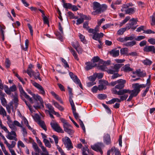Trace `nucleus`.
Instances as JSON below:
<instances>
[{"mask_svg": "<svg viewBox=\"0 0 155 155\" xmlns=\"http://www.w3.org/2000/svg\"><path fill=\"white\" fill-rule=\"evenodd\" d=\"M126 83L125 80L119 79L118 80L117 84L112 89V93L115 94L120 95L125 94L131 93L129 89H123Z\"/></svg>", "mask_w": 155, "mask_h": 155, "instance_id": "obj_1", "label": "nucleus"}, {"mask_svg": "<svg viewBox=\"0 0 155 155\" xmlns=\"http://www.w3.org/2000/svg\"><path fill=\"white\" fill-rule=\"evenodd\" d=\"M94 11L91 12V14L96 15L99 14L105 11L107 9V6L105 5H101L97 2H94L93 4Z\"/></svg>", "mask_w": 155, "mask_h": 155, "instance_id": "obj_2", "label": "nucleus"}, {"mask_svg": "<svg viewBox=\"0 0 155 155\" xmlns=\"http://www.w3.org/2000/svg\"><path fill=\"white\" fill-rule=\"evenodd\" d=\"M137 24V20L134 18H132L130 20L129 22L126 25V28L127 29L131 28L134 30L137 28V26H135Z\"/></svg>", "mask_w": 155, "mask_h": 155, "instance_id": "obj_3", "label": "nucleus"}, {"mask_svg": "<svg viewBox=\"0 0 155 155\" xmlns=\"http://www.w3.org/2000/svg\"><path fill=\"white\" fill-rule=\"evenodd\" d=\"M104 147V145L103 143H99L94 145H91V148L93 150L97 152H99L101 153V154H102L103 153V152L101 148L103 147Z\"/></svg>", "mask_w": 155, "mask_h": 155, "instance_id": "obj_4", "label": "nucleus"}, {"mask_svg": "<svg viewBox=\"0 0 155 155\" xmlns=\"http://www.w3.org/2000/svg\"><path fill=\"white\" fill-rule=\"evenodd\" d=\"M122 64H117L114 65L113 69H109L107 71L108 74H113L116 72H118L119 69L122 67Z\"/></svg>", "mask_w": 155, "mask_h": 155, "instance_id": "obj_5", "label": "nucleus"}, {"mask_svg": "<svg viewBox=\"0 0 155 155\" xmlns=\"http://www.w3.org/2000/svg\"><path fill=\"white\" fill-rule=\"evenodd\" d=\"M31 81L32 84L39 90L41 94L43 95H45V93L44 89L41 85L33 80H31Z\"/></svg>", "mask_w": 155, "mask_h": 155, "instance_id": "obj_6", "label": "nucleus"}, {"mask_svg": "<svg viewBox=\"0 0 155 155\" xmlns=\"http://www.w3.org/2000/svg\"><path fill=\"white\" fill-rule=\"evenodd\" d=\"M69 74L70 77L74 83L78 84L80 87L81 89H83V87L78 77L76 75H74L73 73L72 72H70L69 73Z\"/></svg>", "mask_w": 155, "mask_h": 155, "instance_id": "obj_7", "label": "nucleus"}, {"mask_svg": "<svg viewBox=\"0 0 155 155\" xmlns=\"http://www.w3.org/2000/svg\"><path fill=\"white\" fill-rule=\"evenodd\" d=\"M12 97H13V99L12 100V102L10 103V105L11 107H12V108H13V104H14L15 105V108H16L18 107V95L15 92V95H12Z\"/></svg>", "mask_w": 155, "mask_h": 155, "instance_id": "obj_8", "label": "nucleus"}, {"mask_svg": "<svg viewBox=\"0 0 155 155\" xmlns=\"http://www.w3.org/2000/svg\"><path fill=\"white\" fill-rule=\"evenodd\" d=\"M64 144L68 150H69L73 148L72 143L70 138L66 137L65 139L63 140Z\"/></svg>", "mask_w": 155, "mask_h": 155, "instance_id": "obj_9", "label": "nucleus"}, {"mask_svg": "<svg viewBox=\"0 0 155 155\" xmlns=\"http://www.w3.org/2000/svg\"><path fill=\"white\" fill-rule=\"evenodd\" d=\"M7 134L6 136L7 139L10 140H14L15 141H17V135L15 132L14 131H9Z\"/></svg>", "mask_w": 155, "mask_h": 155, "instance_id": "obj_10", "label": "nucleus"}, {"mask_svg": "<svg viewBox=\"0 0 155 155\" xmlns=\"http://www.w3.org/2000/svg\"><path fill=\"white\" fill-rule=\"evenodd\" d=\"M50 125L53 129L55 131L59 133H64V131L57 123L51 122L50 123Z\"/></svg>", "mask_w": 155, "mask_h": 155, "instance_id": "obj_11", "label": "nucleus"}, {"mask_svg": "<svg viewBox=\"0 0 155 155\" xmlns=\"http://www.w3.org/2000/svg\"><path fill=\"white\" fill-rule=\"evenodd\" d=\"M4 90L5 92L7 94L10 95L11 94V92L15 91L17 90V88L16 85L14 84L9 88L8 86H6Z\"/></svg>", "mask_w": 155, "mask_h": 155, "instance_id": "obj_12", "label": "nucleus"}, {"mask_svg": "<svg viewBox=\"0 0 155 155\" xmlns=\"http://www.w3.org/2000/svg\"><path fill=\"white\" fill-rule=\"evenodd\" d=\"M19 90L21 93L24 96V97L27 99L30 102L31 104L33 103V100L23 90V88L21 86H19Z\"/></svg>", "mask_w": 155, "mask_h": 155, "instance_id": "obj_13", "label": "nucleus"}, {"mask_svg": "<svg viewBox=\"0 0 155 155\" xmlns=\"http://www.w3.org/2000/svg\"><path fill=\"white\" fill-rule=\"evenodd\" d=\"M64 131L67 132L70 135H72L74 133V131L70 127H71V125L68 124H65L63 125Z\"/></svg>", "mask_w": 155, "mask_h": 155, "instance_id": "obj_14", "label": "nucleus"}, {"mask_svg": "<svg viewBox=\"0 0 155 155\" xmlns=\"http://www.w3.org/2000/svg\"><path fill=\"white\" fill-rule=\"evenodd\" d=\"M119 95L120 96V99L117 98H114L115 102H117L118 103H120L122 101L126 100L128 96V94H127Z\"/></svg>", "mask_w": 155, "mask_h": 155, "instance_id": "obj_15", "label": "nucleus"}, {"mask_svg": "<svg viewBox=\"0 0 155 155\" xmlns=\"http://www.w3.org/2000/svg\"><path fill=\"white\" fill-rule=\"evenodd\" d=\"M16 144V143L15 141H12L11 144H10L7 146L12 155H16L14 150L12 149V148L15 147Z\"/></svg>", "mask_w": 155, "mask_h": 155, "instance_id": "obj_16", "label": "nucleus"}, {"mask_svg": "<svg viewBox=\"0 0 155 155\" xmlns=\"http://www.w3.org/2000/svg\"><path fill=\"white\" fill-rule=\"evenodd\" d=\"M86 66L85 67V69L87 71H88L92 69L94 67L97 66L96 64L92 62H87L85 63Z\"/></svg>", "mask_w": 155, "mask_h": 155, "instance_id": "obj_17", "label": "nucleus"}, {"mask_svg": "<svg viewBox=\"0 0 155 155\" xmlns=\"http://www.w3.org/2000/svg\"><path fill=\"white\" fill-rule=\"evenodd\" d=\"M32 147L37 152L35 153L32 151L31 153L32 155H39V153L40 151V149L38 148L37 144L35 142L33 143Z\"/></svg>", "mask_w": 155, "mask_h": 155, "instance_id": "obj_18", "label": "nucleus"}, {"mask_svg": "<svg viewBox=\"0 0 155 155\" xmlns=\"http://www.w3.org/2000/svg\"><path fill=\"white\" fill-rule=\"evenodd\" d=\"M104 141L107 145H109L111 143V139L109 134H106L104 137Z\"/></svg>", "mask_w": 155, "mask_h": 155, "instance_id": "obj_19", "label": "nucleus"}, {"mask_svg": "<svg viewBox=\"0 0 155 155\" xmlns=\"http://www.w3.org/2000/svg\"><path fill=\"white\" fill-rule=\"evenodd\" d=\"M33 97L36 101H39L40 104L43 106V101L42 98L38 94H34Z\"/></svg>", "mask_w": 155, "mask_h": 155, "instance_id": "obj_20", "label": "nucleus"}, {"mask_svg": "<svg viewBox=\"0 0 155 155\" xmlns=\"http://www.w3.org/2000/svg\"><path fill=\"white\" fill-rule=\"evenodd\" d=\"M103 35L104 34L102 33H97L96 32L94 34L92 38L94 40H97L98 41L99 40H100V38L103 37Z\"/></svg>", "mask_w": 155, "mask_h": 155, "instance_id": "obj_21", "label": "nucleus"}, {"mask_svg": "<svg viewBox=\"0 0 155 155\" xmlns=\"http://www.w3.org/2000/svg\"><path fill=\"white\" fill-rule=\"evenodd\" d=\"M45 105L46 107L49 109V110H45L46 113H52L54 111V108L51 104H45Z\"/></svg>", "mask_w": 155, "mask_h": 155, "instance_id": "obj_22", "label": "nucleus"}, {"mask_svg": "<svg viewBox=\"0 0 155 155\" xmlns=\"http://www.w3.org/2000/svg\"><path fill=\"white\" fill-rule=\"evenodd\" d=\"M71 106V109L72 110V112L74 117L76 119H78L79 117V115L78 113H77L76 112V109L74 104Z\"/></svg>", "mask_w": 155, "mask_h": 155, "instance_id": "obj_23", "label": "nucleus"}, {"mask_svg": "<svg viewBox=\"0 0 155 155\" xmlns=\"http://www.w3.org/2000/svg\"><path fill=\"white\" fill-rule=\"evenodd\" d=\"M110 54L113 57H116L119 55V50H116L114 49L112 50L110 52Z\"/></svg>", "mask_w": 155, "mask_h": 155, "instance_id": "obj_24", "label": "nucleus"}, {"mask_svg": "<svg viewBox=\"0 0 155 155\" xmlns=\"http://www.w3.org/2000/svg\"><path fill=\"white\" fill-rule=\"evenodd\" d=\"M153 50H154V46L153 45L146 46L143 49L144 51L146 52H153Z\"/></svg>", "mask_w": 155, "mask_h": 155, "instance_id": "obj_25", "label": "nucleus"}, {"mask_svg": "<svg viewBox=\"0 0 155 155\" xmlns=\"http://www.w3.org/2000/svg\"><path fill=\"white\" fill-rule=\"evenodd\" d=\"M52 103L54 106L57 108H58L59 110L62 111L64 110V108L61 106L60 105L58 102L55 101H52Z\"/></svg>", "mask_w": 155, "mask_h": 155, "instance_id": "obj_26", "label": "nucleus"}, {"mask_svg": "<svg viewBox=\"0 0 155 155\" xmlns=\"http://www.w3.org/2000/svg\"><path fill=\"white\" fill-rule=\"evenodd\" d=\"M128 49L127 48H123L121 49L120 50V53L121 54H125L127 56H128Z\"/></svg>", "mask_w": 155, "mask_h": 155, "instance_id": "obj_27", "label": "nucleus"}, {"mask_svg": "<svg viewBox=\"0 0 155 155\" xmlns=\"http://www.w3.org/2000/svg\"><path fill=\"white\" fill-rule=\"evenodd\" d=\"M136 44V42L134 41L127 42L124 44V46L126 47H132Z\"/></svg>", "mask_w": 155, "mask_h": 155, "instance_id": "obj_28", "label": "nucleus"}, {"mask_svg": "<svg viewBox=\"0 0 155 155\" xmlns=\"http://www.w3.org/2000/svg\"><path fill=\"white\" fill-rule=\"evenodd\" d=\"M32 75L33 76L35 79H38L40 81H41L42 79L40 77V74L39 72H35L32 74Z\"/></svg>", "mask_w": 155, "mask_h": 155, "instance_id": "obj_29", "label": "nucleus"}, {"mask_svg": "<svg viewBox=\"0 0 155 155\" xmlns=\"http://www.w3.org/2000/svg\"><path fill=\"white\" fill-rule=\"evenodd\" d=\"M121 1L120 0L117 1L115 2H112L111 5V7L113 9L115 10L116 9V7L115 5H119L121 4Z\"/></svg>", "mask_w": 155, "mask_h": 155, "instance_id": "obj_30", "label": "nucleus"}, {"mask_svg": "<svg viewBox=\"0 0 155 155\" xmlns=\"http://www.w3.org/2000/svg\"><path fill=\"white\" fill-rule=\"evenodd\" d=\"M8 124L10 128L12 130V131H14L15 132L17 130V128L13 124H12V122H10L8 123Z\"/></svg>", "mask_w": 155, "mask_h": 155, "instance_id": "obj_31", "label": "nucleus"}, {"mask_svg": "<svg viewBox=\"0 0 155 155\" xmlns=\"http://www.w3.org/2000/svg\"><path fill=\"white\" fill-rule=\"evenodd\" d=\"M122 70L124 72H127L129 71H132L133 70L130 67L129 65H126L122 67Z\"/></svg>", "mask_w": 155, "mask_h": 155, "instance_id": "obj_32", "label": "nucleus"}, {"mask_svg": "<svg viewBox=\"0 0 155 155\" xmlns=\"http://www.w3.org/2000/svg\"><path fill=\"white\" fill-rule=\"evenodd\" d=\"M70 50L73 56L74 57L75 59L78 61L79 60V58L78 57V55L75 51L72 48L70 49Z\"/></svg>", "mask_w": 155, "mask_h": 155, "instance_id": "obj_33", "label": "nucleus"}, {"mask_svg": "<svg viewBox=\"0 0 155 155\" xmlns=\"http://www.w3.org/2000/svg\"><path fill=\"white\" fill-rule=\"evenodd\" d=\"M0 115H2L3 117L7 116L5 110L1 106H0Z\"/></svg>", "mask_w": 155, "mask_h": 155, "instance_id": "obj_34", "label": "nucleus"}, {"mask_svg": "<svg viewBox=\"0 0 155 155\" xmlns=\"http://www.w3.org/2000/svg\"><path fill=\"white\" fill-rule=\"evenodd\" d=\"M126 14L129 15L132 14L134 13V8H130L125 10Z\"/></svg>", "mask_w": 155, "mask_h": 155, "instance_id": "obj_35", "label": "nucleus"}, {"mask_svg": "<svg viewBox=\"0 0 155 155\" xmlns=\"http://www.w3.org/2000/svg\"><path fill=\"white\" fill-rule=\"evenodd\" d=\"M29 41L28 39H27L25 41V47H24L23 46H21V48L23 50L25 51H26L28 48V46L29 45Z\"/></svg>", "mask_w": 155, "mask_h": 155, "instance_id": "obj_36", "label": "nucleus"}, {"mask_svg": "<svg viewBox=\"0 0 155 155\" xmlns=\"http://www.w3.org/2000/svg\"><path fill=\"white\" fill-rule=\"evenodd\" d=\"M60 59L62 62L64 63V68H69V65L68 64L67 62L64 59L62 58H61Z\"/></svg>", "mask_w": 155, "mask_h": 155, "instance_id": "obj_37", "label": "nucleus"}, {"mask_svg": "<svg viewBox=\"0 0 155 155\" xmlns=\"http://www.w3.org/2000/svg\"><path fill=\"white\" fill-rule=\"evenodd\" d=\"M127 29L126 27L124 28H122L120 29L117 31V34L119 35H122L124 32Z\"/></svg>", "mask_w": 155, "mask_h": 155, "instance_id": "obj_38", "label": "nucleus"}, {"mask_svg": "<svg viewBox=\"0 0 155 155\" xmlns=\"http://www.w3.org/2000/svg\"><path fill=\"white\" fill-rule=\"evenodd\" d=\"M0 99L2 105L3 106H5L7 104L6 100L5 98V96L3 97H0Z\"/></svg>", "mask_w": 155, "mask_h": 155, "instance_id": "obj_39", "label": "nucleus"}, {"mask_svg": "<svg viewBox=\"0 0 155 155\" xmlns=\"http://www.w3.org/2000/svg\"><path fill=\"white\" fill-rule=\"evenodd\" d=\"M43 142L45 143V146L49 148L51 147V145L50 144V142L47 139L43 140Z\"/></svg>", "mask_w": 155, "mask_h": 155, "instance_id": "obj_40", "label": "nucleus"}, {"mask_svg": "<svg viewBox=\"0 0 155 155\" xmlns=\"http://www.w3.org/2000/svg\"><path fill=\"white\" fill-rule=\"evenodd\" d=\"M143 63L144 65H150L151 64L152 62L151 61L146 59V60L143 61Z\"/></svg>", "mask_w": 155, "mask_h": 155, "instance_id": "obj_41", "label": "nucleus"}, {"mask_svg": "<svg viewBox=\"0 0 155 155\" xmlns=\"http://www.w3.org/2000/svg\"><path fill=\"white\" fill-rule=\"evenodd\" d=\"M134 89L139 93L140 91V88L139 86V84L138 83L135 84H134Z\"/></svg>", "mask_w": 155, "mask_h": 155, "instance_id": "obj_42", "label": "nucleus"}, {"mask_svg": "<svg viewBox=\"0 0 155 155\" xmlns=\"http://www.w3.org/2000/svg\"><path fill=\"white\" fill-rule=\"evenodd\" d=\"M126 41L130 40L132 41L133 39H135V36L134 34H132L131 36L129 37L126 36L125 37Z\"/></svg>", "mask_w": 155, "mask_h": 155, "instance_id": "obj_43", "label": "nucleus"}, {"mask_svg": "<svg viewBox=\"0 0 155 155\" xmlns=\"http://www.w3.org/2000/svg\"><path fill=\"white\" fill-rule=\"evenodd\" d=\"M130 18V16L126 17L124 20L120 23V26H121L123 24H125Z\"/></svg>", "mask_w": 155, "mask_h": 155, "instance_id": "obj_44", "label": "nucleus"}, {"mask_svg": "<svg viewBox=\"0 0 155 155\" xmlns=\"http://www.w3.org/2000/svg\"><path fill=\"white\" fill-rule=\"evenodd\" d=\"M98 97L101 100H103L107 97V96L106 94H100L98 95Z\"/></svg>", "mask_w": 155, "mask_h": 155, "instance_id": "obj_45", "label": "nucleus"}, {"mask_svg": "<svg viewBox=\"0 0 155 155\" xmlns=\"http://www.w3.org/2000/svg\"><path fill=\"white\" fill-rule=\"evenodd\" d=\"M34 72L32 69L31 68H28L26 71V73L31 77H32V74Z\"/></svg>", "mask_w": 155, "mask_h": 155, "instance_id": "obj_46", "label": "nucleus"}, {"mask_svg": "<svg viewBox=\"0 0 155 155\" xmlns=\"http://www.w3.org/2000/svg\"><path fill=\"white\" fill-rule=\"evenodd\" d=\"M79 37L81 41L83 43H85L86 42V40L85 39V37L83 35L79 34Z\"/></svg>", "mask_w": 155, "mask_h": 155, "instance_id": "obj_47", "label": "nucleus"}, {"mask_svg": "<svg viewBox=\"0 0 155 155\" xmlns=\"http://www.w3.org/2000/svg\"><path fill=\"white\" fill-rule=\"evenodd\" d=\"M0 127H1V128L4 131H5L6 133H8L9 132V131L7 129L6 127H5V126H3L2 124L1 120L0 121Z\"/></svg>", "mask_w": 155, "mask_h": 155, "instance_id": "obj_48", "label": "nucleus"}, {"mask_svg": "<svg viewBox=\"0 0 155 155\" xmlns=\"http://www.w3.org/2000/svg\"><path fill=\"white\" fill-rule=\"evenodd\" d=\"M151 17L152 18V21L151 24L152 26H153L155 25V12Z\"/></svg>", "mask_w": 155, "mask_h": 155, "instance_id": "obj_49", "label": "nucleus"}, {"mask_svg": "<svg viewBox=\"0 0 155 155\" xmlns=\"http://www.w3.org/2000/svg\"><path fill=\"white\" fill-rule=\"evenodd\" d=\"M101 60L100 59V58L98 56L94 57L92 58V61L93 62L92 63H94L97 62L99 61V62L100 63V61Z\"/></svg>", "mask_w": 155, "mask_h": 155, "instance_id": "obj_50", "label": "nucleus"}, {"mask_svg": "<svg viewBox=\"0 0 155 155\" xmlns=\"http://www.w3.org/2000/svg\"><path fill=\"white\" fill-rule=\"evenodd\" d=\"M62 34L61 33V34L60 33L58 32H57L55 33V35L57 38L60 40L61 41H62Z\"/></svg>", "mask_w": 155, "mask_h": 155, "instance_id": "obj_51", "label": "nucleus"}, {"mask_svg": "<svg viewBox=\"0 0 155 155\" xmlns=\"http://www.w3.org/2000/svg\"><path fill=\"white\" fill-rule=\"evenodd\" d=\"M103 105L104 107L106 109V111L108 113L111 114V110L107 105L104 104H103Z\"/></svg>", "mask_w": 155, "mask_h": 155, "instance_id": "obj_52", "label": "nucleus"}, {"mask_svg": "<svg viewBox=\"0 0 155 155\" xmlns=\"http://www.w3.org/2000/svg\"><path fill=\"white\" fill-rule=\"evenodd\" d=\"M72 46L75 49L80 45L78 42L77 41L72 42Z\"/></svg>", "mask_w": 155, "mask_h": 155, "instance_id": "obj_53", "label": "nucleus"}, {"mask_svg": "<svg viewBox=\"0 0 155 155\" xmlns=\"http://www.w3.org/2000/svg\"><path fill=\"white\" fill-rule=\"evenodd\" d=\"M100 63L106 65H109L110 64V60H107L106 61H104L103 60H101L100 61Z\"/></svg>", "mask_w": 155, "mask_h": 155, "instance_id": "obj_54", "label": "nucleus"}, {"mask_svg": "<svg viewBox=\"0 0 155 155\" xmlns=\"http://www.w3.org/2000/svg\"><path fill=\"white\" fill-rule=\"evenodd\" d=\"M63 7L66 8H70L71 7V4L69 3H64Z\"/></svg>", "mask_w": 155, "mask_h": 155, "instance_id": "obj_55", "label": "nucleus"}, {"mask_svg": "<svg viewBox=\"0 0 155 155\" xmlns=\"http://www.w3.org/2000/svg\"><path fill=\"white\" fill-rule=\"evenodd\" d=\"M131 93L130 94L131 95H132L134 97H136L137 96L139 93L137 92L136 91H135L134 89H133L131 91L130 90Z\"/></svg>", "mask_w": 155, "mask_h": 155, "instance_id": "obj_56", "label": "nucleus"}, {"mask_svg": "<svg viewBox=\"0 0 155 155\" xmlns=\"http://www.w3.org/2000/svg\"><path fill=\"white\" fill-rule=\"evenodd\" d=\"M98 90L101 91L104 89H106V86H105V85L102 84H100V85L98 86Z\"/></svg>", "mask_w": 155, "mask_h": 155, "instance_id": "obj_57", "label": "nucleus"}, {"mask_svg": "<svg viewBox=\"0 0 155 155\" xmlns=\"http://www.w3.org/2000/svg\"><path fill=\"white\" fill-rule=\"evenodd\" d=\"M15 126H17L20 127H22V125L17 120H14L12 123Z\"/></svg>", "mask_w": 155, "mask_h": 155, "instance_id": "obj_58", "label": "nucleus"}, {"mask_svg": "<svg viewBox=\"0 0 155 155\" xmlns=\"http://www.w3.org/2000/svg\"><path fill=\"white\" fill-rule=\"evenodd\" d=\"M143 33L147 34H154L155 32L154 31L151 30L150 29H148L147 30H144L143 31Z\"/></svg>", "mask_w": 155, "mask_h": 155, "instance_id": "obj_59", "label": "nucleus"}, {"mask_svg": "<svg viewBox=\"0 0 155 155\" xmlns=\"http://www.w3.org/2000/svg\"><path fill=\"white\" fill-rule=\"evenodd\" d=\"M148 42L150 44L153 45L155 44V39L153 38H151L148 40Z\"/></svg>", "mask_w": 155, "mask_h": 155, "instance_id": "obj_60", "label": "nucleus"}, {"mask_svg": "<svg viewBox=\"0 0 155 155\" xmlns=\"http://www.w3.org/2000/svg\"><path fill=\"white\" fill-rule=\"evenodd\" d=\"M88 79L90 81L94 82L96 79V75L94 74L92 76H91L88 77Z\"/></svg>", "mask_w": 155, "mask_h": 155, "instance_id": "obj_61", "label": "nucleus"}, {"mask_svg": "<svg viewBox=\"0 0 155 155\" xmlns=\"http://www.w3.org/2000/svg\"><path fill=\"white\" fill-rule=\"evenodd\" d=\"M84 21L83 19L82 18H79L77 20L76 24L78 25L80 24L83 22Z\"/></svg>", "mask_w": 155, "mask_h": 155, "instance_id": "obj_62", "label": "nucleus"}, {"mask_svg": "<svg viewBox=\"0 0 155 155\" xmlns=\"http://www.w3.org/2000/svg\"><path fill=\"white\" fill-rule=\"evenodd\" d=\"M145 38V36L141 35L138 36L137 38L135 37V40L137 41H140L144 39Z\"/></svg>", "mask_w": 155, "mask_h": 155, "instance_id": "obj_63", "label": "nucleus"}, {"mask_svg": "<svg viewBox=\"0 0 155 155\" xmlns=\"http://www.w3.org/2000/svg\"><path fill=\"white\" fill-rule=\"evenodd\" d=\"M76 50L79 54H81L83 51L82 48L80 45L76 49Z\"/></svg>", "mask_w": 155, "mask_h": 155, "instance_id": "obj_64", "label": "nucleus"}]
</instances>
